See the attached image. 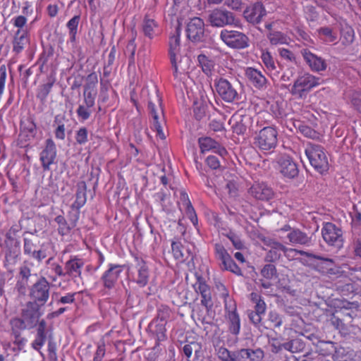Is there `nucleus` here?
<instances>
[{
    "label": "nucleus",
    "mask_w": 361,
    "mask_h": 361,
    "mask_svg": "<svg viewBox=\"0 0 361 361\" xmlns=\"http://www.w3.org/2000/svg\"><path fill=\"white\" fill-rule=\"evenodd\" d=\"M216 353L221 361H263L264 357V353L259 348H241L231 351L221 346L216 349Z\"/></svg>",
    "instance_id": "f257e3e1"
},
{
    "label": "nucleus",
    "mask_w": 361,
    "mask_h": 361,
    "mask_svg": "<svg viewBox=\"0 0 361 361\" xmlns=\"http://www.w3.org/2000/svg\"><path fill=\"white\" fill-rule=\"evenodd\" d=\"M180 29L179 26H177L175 29L174 34L169 38V56L174 71L173 75L176 78L178 77V73H181V72L187 69L186 66H183L182 63L185 62L186 63L185 65H187L190 61L188 58L185 57L180 59L179 63H177V56L179 55L180 49Z\"/></svg>",
    "instance_id": "f03ea898"
},
{
    "label": "nucleus",
    "mask_w": 361,
    "mask_h": 361,
    "mask_svg": "<svg viewBox=\"0 0 361 361\" xmlns=\"http://www.w3.org/2000/svg\"><path fill=\"white\" fill-rule=\"evenodd\" d=\"M310 164L319 173H323L329 169V162L324 149L317 145L309 144L305 150Z\"/></svg>",
    "instance_id": "7ed1b4c3"
},
{
    "label": "nucleus",
    "mask_w": 361,
    "mask_h": 361,
    "mask_svg": "<svg viewBox=\"0 0 361 361\" xmlns=\"http://www.w3.org/2000/svg\"><path fill=\"white\" fill-rule=\"evenodd\" d=\"M322 80L310 73H305L299 76L294 82L290 93L293 95L302 98L307 92L312 88L319 85Z\"/></svg>",
    "instance_id": "20e7f679"
},
{
    "label": "nucleus",
    "mask_w": 361,
    "mask_h": 361,
    "mask_svg": "<svg viewBox=\"0 0 361 361\" xmlns=\"http://www.w3.org/2000/svg\"><path fill=\"white\" fill-rule=\"evenodd\" d=\"M278 132L273 127L262 128L255 137V144L261 150L267 152L275 149L278 143Z\"/></svg>",
    "instance_id": "39448f33"
},
{
    "label": "nucleus",
    "mask_w": 361,
    "mask_h": 361,
    "mask_svg": "<svg viewBox=\"0 0 361 361\" xmlns=\"http://www.w3.org/2000/svg\"><path fill=\"white\" fill-rule=\"evenodd\" d=\"M208 20L212 26L222 27L226 25H240V20L235 18L234 14L224 9H214L208 16Z\"/></svg>",
    "instance_id": "423d86ee"
},
{
    "label": "nucleus",
    "mask_w": 361,
    "mask_h": 361,
    "mask_svg": "<svg viewBox=\"0 0 361 361\" xmlns=\"http://www.w3.org/2000/svg\"><path fill=\"white\" fill-rule=\"evenodd\" d=\"M214 87L218 94L226 102L232 103L240 98L235 87L227 79L216 78L214 80Z\"/></svg>",
    "instance_id": "0eeeda50"
},
{
    "label": "nucleus",
    "mask_w": 361,
    "mask_h": 361,
    "mask_svg": "<svg viewBox=\"0 0 361 361\" xmlns=\"http://www.w3.org/2000/svg\"><path fill=\"white\" fill-rule=\"evenodd\" d=\"M322 235L324 240L331 246L340 248L343 244L342 230L335 224L327 222L322 228Z\"/></svg>",
    "instance_id": "6e6552de"
},
{
    "label": "nucleus",
    "mask_w": 361,
    "mask_h": 361,
    "mask_svg": "<svg viewBox=\"0 0 361 361\" xmlns=\"http://www.w3.org/2000/svg\"><path fill=\"white\" fill-rule=\"evenodd\" d=\"M220 38L231 48L243 49L248 47V37L243 32L236 30H222Z\"/></svg>",
    "instance_id": "1a4fd4ad"
},
{
    "label": "nucleus",
    "mask_w": 361,
    "mask_h": 361,
    "mask_svg": "<svg viewBox=\"0 0 361 361\" xmlns=\"http://www.w3.org/2000/svg\"><path fill=\"white\" fill-rule=\"evenodd\" d=\"M49 283L44 277H42L36 282L30 290V295L36 302L43 305L49 299Z\"/></svg>",
    "instance_id": "9d476101"
},
{
    "label": "nucleus",
    "mask_w": 361,
    "mask_h": 361,
    "mask_svg": "<svg viewBox=\"0 0 361 361\" xmlns=\"http://www.w3.org/2000/svg\"><path fill=\"white\" fill-rule=\"evenodd\" d=\"M123 265L109 264L108 269L104 272L101 277L103 286L109 290L115 287L121 274L123 271Z\"/></svg>",
    "instance_id": "9b49d317"
},
{
    "label": "nucleus",
    "mask_w": 361,
    "mask_h": 361,
    "mask_svg": "<svg viewBox=\"0 0 361 361\" xmlns=\"http://www.w3.org/2000/svg\"><path fill=\"white\" fill-rule=\"evenodd\" d=\"M267 245L270 247L268 257H270L271 260L279 259L281 252H283L286 256H289V253H300V255L305 256L311 255L309 252L303 250L288 248L281 243L274 240H269Z\"/></svg>",
    "instance_id": "f8f14e48"
},
{
    "label": "nucleus",
    "mask_w": 361,
    "mask_h": 361,
    "mask_svg": "<svg viewBox=\"0 0 361 361\" xmlns=\"http://www.w3.org/2000/svg\"><path fill=\"white\" fill-rule=\"evenodd\" d=\"M56 157V147L51 139H47L45 147L40 153V161L44 171H49Z\"/></svg>",
    "instance_id": "ddd939ff"
},
{
    "label": "nucleus",
    "mask_w": 361,
    "mask_h": 361,
    "mask_svg": "<svg viewBox=\"0 0 361 361\" xmlns=\"http://www.w3.org/2000/svg\"><path fill=\"white\" fill-rule=\"evenodd\" d=\"M278 169L288 178H293L298 174V168L293 160L288 155H281L277 159Z\"/></svg>",
    "instance_id": "4468645a"
},
{
    "label": "nucleus",
    "mask_w": 361,
    "mask_h": 361,
    "mask_svg": "<svg viewBox=\"0 0 361 361\" xmlns=\"http://www.w3.org/2000/svg\"><path fill=\"white\" fill-rule=\"evenodd\" d=\"M267 15V11L262 3L257 2L247 6L243 12L244 18L252 24H259L263 17Z\"/></svg>",
    "instance_id": "2eb2a0df"
},
{
    "label": "nucleus",
    "mask_w": 361,
    "mask_h": 361,
    "mask_svg": "<svg viewBox=\"0 0 361 361\" xmlns=\"http://www.w3.org/2000/svg\"><path fill=\"white\" fill-rule=\"evenodd\" d=\"M225 310L229 331L233 335H238L240 330V319L236 312L235 305L232 303L228 305L226 298L225 299Z\"/></svg>",
    "instance_id": "dca6fc26"
},
{
    "label": "nucleus",
    "mask_w": 361,
    "mask_h": 361,
    "mask_svg": "<svg viewBox=\"0 0 361 361\" xmlns=\"http://www.w3.org/2000/svg\"><path fill=\"white\" fill-rule=\"evenodd\" d=\"M204 22L200 18H193L187 25V36L189 39L193 42L202 40L204 34Z\"/></svg>",
    "instance_id": "f3484780"
},
{
    "label": "nucleus",
    "mask_w": 361,
    "mask_h": 361,
    "mask_svg": "<svg viewBox=\"0 0 361 361\" xmlns=\"http://www.w3.org/2000/svg\"><path fill=\"white\" fill-rule=\"evenodd\" d=\"M300 53L310 68L314 72L323 71L326 69L327 64L324 59L312 53L307 49H303Z\"/></svg>",
    "instance_id": "a211bd4d"
},
{
    "label": "nucleus",
    "mask_w": 361,
    "mask_h": 361,
    "mask_svg": "<svg viewBox=\"0 0 361 361\" xmlns=\"http://www.w3.org/2000/svg\"><path fill=\"white\" fill-rule=\"evenodd\" d=\"M245 76L246 79L255 87L262 90L267 87V80L265 76L256 68L247 67L245 70Z\"/></svg>",
    "instance_id": "6ab92c4d"
},
{
    "label": "nucleus",
    "mask_w": 361,
    "mask_h": 361,
    "mask_svg": "<svg viewBox=\"0 0 361 361\" xmlns=\"http://www.w3.org/2000/svg\"><path fill=\"white\" fill-rule=\"evenodd\" d=\"M136 261L135 268L137 275L134 277V281L141 288L145 287L149 281V271L146 262L137 257H135Z\"/></svg>",
    "instance_id": "aec40b11"
},
{
    "label": "nucleus",
    "mask_w": 361,
    "mask_h": 361,
    "mask_svg": "<svg viewBox=\"0 0 361 361\" xmlns=\"http://www.w3.org/2000/svg\"><path fill=\"white\" fill-rule=\"evenodd\" d=\"M198 142L202 153L213 151L221 157H224L227 154L226 149L211 137H201L199 139Z\"/></svg>",
    "instance_id": "412c9836"
},
{
    "label": "nucleus",
    "mask_w": 361,
    "mask_h": 361,
    "mask_svg": "<svg viewBox=\"0 0 361 361\" xmlns=\"http://www.w3.org/2000/svg\"><path fill=\"white\" fill-rule=\"evenodd\" d=\"M39 305H40L36 302H29L23 309L22 317L25 319L27 324L31 327L34 326L37 323L40 317L39 312Z\"/></svg>",
    "instance_id": "4be33fe9"
},
{
    "label": "nucleus",
    "mask_w": 361,
    "mask_h": 361,
    "mask_svg": "<svg viewBox=\"0 0 361 361\" xmlns=\"http://www.w3.org/2000/svg\"><path fill=\"white\" fill-rule=\"evenodd\" d=\"M87 185L85 181H80L77 184V191L75 194V200L71 205L73 209L76 210L75 214V221H78L80 214V209L82 207L87 200Z\"/></svg>",
    "instance_id": "5701e85b"
},
{
    "label": "nucleus",
    "mask_w": 361,
    "mask_h": 361,
    "mask_svg": "<svg viewBox=\"0 0 361 361\" xmlns=\"http://www.w3.org/2000/svg\"><path fill=\"white\" fill-rule=\"evenodd\" d=\"M30 42V35L27 30L18 29L12 41L13 51L16 54L21 53Z\"/></svg>",
    "instance_id": "b1692460"
},
{
    "label": "nucleus",
    "mask_w": 361,
    "mask_h": 361,
    "mask_svg": "<svg viewBox=\"0 0 361 361\" xmlns=\"http://www.w3.org/2000/svg\"><path fill=\"white\" fill-rule=\"evenodd\" d=\"M249 193L255 198L260 200H269L274 192L272 189L264 183H255L249 190Z\"/></svg>",
    "instance_id": "393cba45"
},
{
    "label": "nucleus",
    "mask_w": 361,
    "mask_h": 361,
    "mask_svg": "<svg viewBox=\"0 0 361 361\" xmlns=\"http://www.w3.org/2000/svg\"><path fill=\"white\" fill-rule=\"evenodd\" d=\"M287 238L292 245H310L311 238L307 233L299 229H293L288 235Z\"/></svg>",
    "instance_id": "a878e982"
},
{
    "label": "nucleus",
    "mask_w": 361,
    "mask_h": 361,
    "mask_svg": "<svg viewBox=\"0 0 361 361\" xmlns=\"http://www.w3.org/2000/svg\"><path fill=\"white\" fill-rule=\"evenodd\" d=\"M5 261L4 265L7 268L16 265L20 260L21 250L20 246L4 247Z\"/></svg>",
    "instance_id": "bb28decb"
},
{
    "label": "nucleus",
    "mask_w": 361,
    "mask_h": 361,
    "mask_svg": "<svg viewBox=\"0 0 361 361\" xmlns=\"http://www.w3.org/2000/svg\"><path fill=\"white\" fill-rule=\"evenodd\" d=\"M142 31L145 37L152 39L159 32L158 23L148 16H145L142 23Z\"/></svg>",
    "instance_id": "cd10ccee"
},
{
    "label": "nucleus",
    "mask_w": 361,
    "mask_h": 361,
    "mask_svg": "<svg viewBox=\"0 0 361 361\" xmlns=\"http://www.w3.org/2000/svg\"><path fill=\"white\" fill-rule=\"evenodd\" d=\"M148 107H149L150 114L153 118V121H152L153 128L157 131V135L161 139H162V140L165 139V135L163 131L161 123L159 121V118L158 116V113H157V110L155 109V105L152 102H149Z\"/></svg>",
    "instance_id": "c85d7f7f"
},
{
    "label": "nucleus",
    "mask_w": 361,
    "mask_h": 361,
    "mask_svg": "<svg viewBox=\"0 0 361 361\" xmlns=\"http://www.w3.org/2000/svg\"><path fill=\"white\" fill-rule=\"evenodd\" d=\"M311 255L307 256L308 257H312L321 260V262L317 264V269L319 271L323 274L331 273L333 269L334 261L331 259L324 258L318 255L310 253Z\"/></svg>",
    "instance_id": "c756f323"
},
{
    "label": "nucleus",
    "mask_w": 361,
    "mask_h": 361,
    "mask_svg": "<svg viewBox=\"0 0 361 361\" xmlns=\"http://www.w3.org/2000/svg\"><path fill=\"white\" fill-rule=\"evenodd\" d=\"M55 80L52 78L49 77L47 78V81L46 83L42 84L39 86L37 92V97L41 101L44 102L47 99V97L51 90L53 87Z\"/></svg>",
    "instance_id": "7c9ffc66"
},
{
    "label": "nucleus",
    "mask_w": 361,
    "mask_h": 361,
    "mask_svg": "<svg viewBox=\"0 0 361 361\" xmlns=\"http://www.w3.org/2000/svg\"><path fill=\"white\" fill-rule=\"evenodd\" d=\"M261 59L267 71L270 72L271 75L278 76L279 71H276L274 58L272 57L270 52L263 51L261 56Z\"/></svg>",
    "instance_id": "2f4dec72"
},
{
    "label": "nucleus",
    "mask_w": 361,
    "mask_h": 361,
    "mask_svg": "<svg viewBox=\"0 0 361 361\" xmlns=\"http://www.w3.org/2000/svg\"><path fill=\"white\" fill-rule=\"evenodd\" d=\"M267 37L272 45L287 44L289 42V37L279 31L270 32Z\"/></svg>",
    "instance_id": "473e14b6"
},
{
    "label": "nucleus",
    "mask_w": 361,
    "mask_h": 361,
    "mask_svg": "<svg viewBox=\"0 0 361 361\" xmlns=\"http://www.w3.org/2000/svg\"><path fill=\"white\" fill-rule=\"evenodd\" d=\"M80 20V16L79 15H76L70 19L66 23V27L69 31L70 40L71 42H74L75 41Z\"/></svg>",
    "instance_id": "72a5a7b5"
},
{
    "label": "nucleus",
    "mask_w": 361,
    "mask_h": 361,
    "mask_svg": "<svg viewBox=\"0 0 361 361\" xmlns=\"http://www.w3.org/2000/svg\"><path fill=\"white\" fill-rule=\"evenodd\" d=\"M82 266L83 262L80 259H70L66 264V269L67 273L70 275L80 276L81 274L80 269Z\"/></svg>",
    "instance_id": "f704fd0d"
},
{
    "label": "nucleus",
    "mask_w": 361,
    "mask_h": 361,
    "mask_svg": "<svg viewBox=\"0 0 361 361\" xmlns=\"http://www.w3.org/2000/svg\"><path fill=\"white\" fill-rule=\"evenodd\" d=\"M152 331L155 334L158 341H162L166 338V329L164 323L161 319V322L158 323V320L152 322L150 324Z\"/></svg>",
    "instance_id": "c9c22d12"
},
{
    "label": "nucleus",
    "mask_w": 361,
    "mask_h": 361,
    "mask_svg": "<svg viewBox=\"0 0 361 361\" xmlns=\"http://www.w3.org/2000/svg\"><path fill=\"white\" fill-rule=\"evenodd\" d=\"M305 347L304 342L300 339H294L283 343V348L292 353H301Z\"/></svg>",
    "instance_id": "e433bc0d"
},
{
    "label": "nucleus",
    "mask_w": 361,
    "mask_h": 361,
    "mask_svg": "<svg viewBox=\"0 0 361 361\" xmlns=\"http://www.w3.org/2000/svg\"><path fill=\"white\" fill-rule=\"evenodd\" d=\"M65 121L64 116L58 115L55 117L54 123L57 124V126L55 128L54 135L58 140H63L66 137Z\"/></svg>",
    "instance_id": "4c0bfd02"
},
{
    "label": "nucleus",
    "mask_w": 361,
    "mask_h": 361,
    "mask_svg": "<svg viewBox=\"0 0 361 361\" xmlns=\"http://www.w3.org/2000/svg\"><path fill=\"white\" fill-rule=\"evenodd\" d=\"M354 38L355 32L351 27L346 25L342 27L341 40L343 44L350 45L354 41Z\"/></svg>",
    "instance_id": "58836bf2"
},
{
    "label": "nucleus",
    "mask_w": 361,
    "mask_h": 361,
    "mask_svg": "<svg viewBox=\"0 0 361 361\" xmlns=\"http://www.w3.org/2000/svg\"><path fill=\"white\" fill-rule=\"evenodd\" d=\"M33 264L32 262L25 261L20 267L19 275L23 283H27L30 277L36 276V274L32 273L30 267Z\"/></svg>",
    "instance_id": "ea45409f"
},
{
    "label": "nucleus",
    "mask_w": 361,
    "mask_h": 361,
    "mask_svg": "<svg viewBox=\"0 0 361 361\" xmlns=\"http://www.w3.org/2000/svg\"><path fill=\"white\" fill-rule=\"evenodd\" d=\"M17 230L11 228L6 234L4 247L20 246V240L16 238Z\"/></svg>",
    "instance_id": "a19ab883"
},
{
    "label": "nucleus",
    "mask_w": 361,
    "mask_h": 361,
    "mask_svg": "<svg viewBox=\"0 0 361 361\" xmlns=\"http://www.w3.org/2000/svg\"><path fill=\"white\" fill-rule=\"evenodd\" d=\"M98 82V77L96 73L89 74L84 86V92H97L96 87Z\"/></svg>",
    "instance_id": "79ce46f5"
},
{
    "label": "nucleus",
    "mask_w": 361,
    "mask_h": 361,
    "mask_svg": "<svg viewBox=\"0 0 361 361\" xmlns=\"http://www.w3.org/2000/svg\"><path fill=\"white\" fill-rule=\"evenodd\" d=\"M197 60L202 69V71L207 75L211 74L214 68L213 61L209 60L205 55L203 54L199 55L197 56Z\"/></svg>",
    "instance_id": "37998d69"
},
{
    "label": "nucleus",
    "mask_w": 361,
    "mask_h": 361,
    "mask_svg": "<svg viewBox=\"0 0 361 361\" xmlns=\"http://www.w3.org/2000/svg\"><path fill=\"white\" fill-rule=\"evenodd\" d=\"M221 264L224 267V269L226 270L230 271L234 274L240 275V269L238 266L235 263L231 257L229 255L225 259L221 261Z\"/></svg>",
    "instance_id": "c03bdc74"
},
{
    "label": "nucleus",
    "mask_w": 361,
    "mask_h": 361,
    "mask_svg": "<svg viewBox=\"0 0 361 361\" xmlns=\"http://www.w3.org/2000/svg\"><path fill=\"white\" fill-rule=\"evenodd\" d=\"M261 274L264 279L268 280H271L277 277L276 267L271 264H266L261 270Z\"/></svg>",
    "instance_id": "a18cd8bd"
},
{
    "label": "nucleus",
    "mask_w": 361,
    "mask_h": 361,
    "mask_svg": "<svg viewBox=\"0 0 361 361\" xmlns=\"http://www.w3.org/2000/svg\"><path fill=\"white\" fill-rule=\"evenodd\" d=\"M49 255V252L47 250V245L43 244L41 245L39 250H37L33 252L30 257L37 260L39 263L42 262V261L45 259Z\"/></svg>",
    "instance_id": "49530a36"
},
{
    "label": "nucleus",
    "mask_w": 361,
    "mask_h": 361,
    "mask_svg": "<svg viewBox=\"0 0 361 361\" xmlns=\"http://www.w3.org/2000/svg\"><path fill=\"white\" fill-rule=\"evenodd\" d=\"M11 324L12 326V334H13L14 331H18L22 329H25L27 328H32L27 324V322L24 318H14L11 320Z\"/></svg>",
    "instance_id": "de8ad7c7"
},
{
    "label": "nucleus",
    "mask_w": 361,
    "mask_h": 361,
    "mask_svg": "<svg viewBox=\"0 0 361 361\" xmlns=\"http://www.w3.org/2000/svg\"><path fill=\"white\" fill-rule=\"evenodd\" d=\"M75 140L78 145H83L88 142V130L86 128L82 127L75 133Z\"/></svg>",
    "instance_id": "09e8293b"
},
{
    "label": "nucleus",
    "mask_w": 361,
    "mask_h": 361,
    "mask_svg": "<svg viewBox=\"0 0 361 361\" xmlns=\"http://www.w3.org/2000/svg\"><path fill=\"white\" fill-rule=\"evenodd\" d=\"M12 335L13 336L14 338L13 345L18 346L17 353H20L21 350L24 349L27 342V340L25 338L22 337L20 336L19 331H14Z\"/></svg>",
    "instance_id": "8fccbe9b"
},
{
    "label": "nucleus",
    "mask_w": 361,
    "mask_h": 361,
    "mask_svg": "<svg viewBox=\"0 0 361 361\" xmlns=\"http://www.w3.org/2000/svg\"><path fill=\"white\" fill-rule=\"evenodd\" d=\"M55 221L59 225L58 231L61 235H64L69 232L70 228L67 224V221H66V219L63 216H61V215L57 216L55 218Z\"/></svg>",
    "instance_id": "3c124183"
},
{
    "label": "nucleus",
    "mask_w": 361,
    "mask_h": 361,
    "mask_svg": "<svg viewBox=\"0 0 361 361\" xmlns=\"http://www.w3.org/2000/svg\"><path fill=\"white\" fill-rule=\"evenodd\" d=\"M78 118L85 121L87 120L92 114V108L85 106L83 104L79 105L76 110Z\"/></svg>",
    "instance_id": "603ef678"
},
{
    "label": "nucleus",
    "mask_w": 361,
    "mask_h": 361,
    "mask_svg": "<svg viewBox=\"0 0 361 361\" xmlns=\"http://www.w3.org/2000/svg\"><path fill=\"white\" fill-rule=\"evenodd\" d=\"M23 241V252L25 255L31 257L33 252L36 250L37 246L30 238H24Z\"/></svg>",
    "instance_id": "864d4df0"
},
{
    "label": "nucleus",
    "mask_w": 361,
    "mask_h": 361,
    "mask_svg": "<svg viewBox=\"0 0 361 361\" xmlns=\"http://www.w3.org/2000/svg\"><path fill=\"white\" fill-rule=\"evenodd\" d=\"M200 345L196 342H192L183 346V350L187 357H190L192 353L197 354L200 350Z\"/></svg>",
    "instance_id": "5fc2aeb1"
},
{
    "label": "nucleus",
    "mask_w": 361,
    "mask_h": 361,
    "mask_svg": "<svg viewBox=\"0 0 361 361\" xmlns=\"http://www.w3.org/2000/svg\"><path fill=\"white\" fill-rule=\"evenodd\" d=\"M278 52H279V56L283 59H284L287 61H289V62L295 63L296 57H295L294 53L293 51H291L290 50H289L288 49H285V48H279L278 49Z\"/></svg>",
    "instance_id": "6e6d98bb"
},
{
    "label": "nucleus",
    "mask_w": 361,
    "mask_h": 361,
    "mask_svg": "<svg viewBox=\"0 0 361 361\" xmlns=\"http://www.w3.org/2000/svg\"><path fill=\"white\" fill-rule=\"evenodd\" d=\"M135 35H136V31H135ZM126 50L130 53L129 63H133L136 50L135 36H133V37L129 41L126 47Z\"/></svg>",
    "instance_id": "4d7b16f0"
},
{
    "label": "nucleus",
    "mask_w": 361,
    "mask_h": 361,
    "mask_svg": "<svg viewBox=\"0 0 361 361\" xmlns=\"http://www.w3.org/2000/svg\"><path fill=\"white\" fill-rule=\"evenodd\" d=\"M319 33L326 37V40L329 42H334L337 39V35L333 30L328 27H322Z\"/></svg>",
    "instance_id": "13d9d810"
},
{
    "label": "nucleus",
    "mask_w": 361,
    "mask_h": 361,
    "mask_svg": "<svg viewBox=\"0 0 361 361\" xmlns=\"http://www.w3.org/2000/svg\"><path fill=\"white\" fill-rule=\"evenodd\" d=\"M96 95L97 92H84L83 97L85 106L92 108L94 106Z\"/></svg>",
    "instance_id": "bf43d9fd"
},
{
    "label": "nucleus",
    "mask_w": 361,
    "mask_h": 361,
    "mask_svg": "<svg viewBox=\"0 0 361 361\" xmlns=\"http://www.w3.org/2000/svg\"><path fill=\"white\" fill-rule=\"evenodd\" d=\"M299 129L300 131L307 137L316 139L319 137L318 133L307 126H301Z\"/></svg>",
    "instance_id": "052dcab7"
},
{
    "label": "nucleus",
    "mask_w": 361,
    "mask_h": 361,
    "mask_svg": "<svg viewBox=\"0 0 361 361\" xmlns=\"http://www.w3.org/2000/svg\"><path fill=\"white\" fill-rule=\"evenodd\" d=\"M215 253L216 258L221 260V262L230 255L224 247L221 244L215 245Z\"/></svg>",
    "instance_id": "680f3d73"
},
{
    "label": "nucleus",
    "mask_w": 361,
    "mask_h": 361,
    "mask_svg": "<svg viewBox=\"0 0 361 361\" xmlns=\"http://www.w3.org/2000/svg\"><path fill=\"white\" fill-rule=\"evenodd\" d=\"M269 320L273 324V326L279 327L283 323L281 317L275 311L269 313Z\"/></svg>",
    "instance_id": "e2e57ef3"
},
{
    "label": "nucleus",
    "mask_w": 361,
    "mask_h": 361,
    "mask_svg": "<svg viewBox=\"0 0 361 361\" xmlns=\"http://www.w3.org/2000/svg\"><path fill=\"white\" fill-rule=\"evenodd\" d=\"M21 128L23 130H27L32 134L36 130V125L32 119H27L21 123Z\"/></svg>",
    "instance_id": "0e129e2a"
},
{
    "label": "nucleus",
    "mask_w": 361,
    "mask_h": 361,
    "mask_svg": "<svg viewBox=\"0 0 361 361\" xmlns=\"http://www.w3.org/2000/svg\"><path fill=\"white\" fill-rule=\"evenodd\" d=\"M105 345L104 342L98 343L93 361H102L105 355Z\"/></svg>",
    "instance_id": "69168bd1"
},
{
    "label": "nucleus",
    "mask_w": 361,
    "mask_h": 361,
    "mask_svg": "<svg viewBox=\"0 0 361 361\" xmlns=\"http://www.w3.org/2000/svg\"><path fill=\"white\" fill-rule=\"evenodd\" d=\"M46 335L37 334L35 339L32 343V347L36 350H39L42 346L44 345L46 341Z\"/></svg>",
    "instance_id": "338daca9"
},
{
    "label": "nucleus",
    "mask_w": 361,
    "mask_h": 361,
    "mask_svg": "<svg viewBox=\"0 0 361 361\" xmlns=\"http://www.w3.org/2000/svg\"><path fill=\"white\" fill-rule=\"evenodd\" d=\"M351 102L353 106L361 112V92H355L352 95Z\"/></svg>",
    "instance_id": "774afa93"
}]
</instances>
